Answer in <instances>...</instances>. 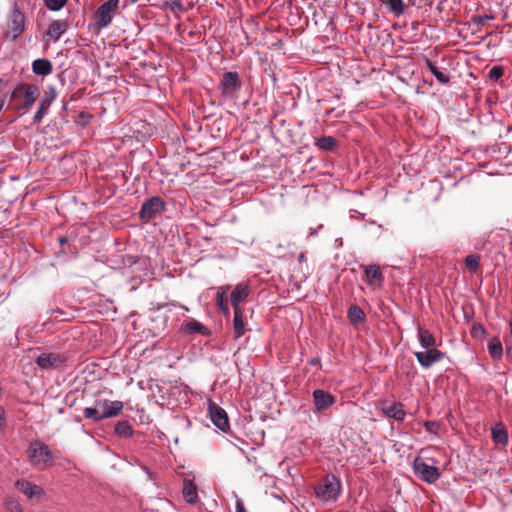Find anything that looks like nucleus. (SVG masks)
<instances>
[{
  "label": "nucleus",
  "mask_w": 512,
  "mask_h": 512,
  "mask_svg": "<svg viewBox=\"0 0 512 512\" xmlns=\"http://www.w3.org/2000/svg\"><path fill=\"white\" fill-rule=\"evenodd\" d=\"M426 68L434 75L440 84L446 85L450 82V76L447 72L441 71L435 62L426 58L424 60Z\"/></svg>",
  "instance_id": "obj_20"
},
{
  "label": "nucleus",
  "mask_w": 512,
  "mask_h": 512,
  "mask_svg": "<svg viewBox=\"0 0 512 512\" xmlns=\"http://www.w3.org/2000/svg\"><path fill=\"white\" fill-rule=\"evenodd\" d=\"M166 207L165 201L159 196H153L144 201L141 206L139 217L144 222H149L161 214Z\"/></svg>",
  "instance_id": "obj_6"
},
{
  "label": "nucleus",
  "mask_w": 512,
  "mask_h": 512,
  "mask_svg": "<svg viewBox=\"0 0 512 512\" xmlns=\"http://www.w3.org/2000/svg\"><path fill=\"white\" fill-rule=\"evenodd\" d=\"M229 289H230L229 285L220 286L217 289V293H216V305H217L219 311L225 317L230 316V309L228 306V298H227V292Z\"/></svg>",
  "instance_id": "obj_17"
},
{
  "label": "nucleus",
  "mask_w": 512,
  "mask_h": 512,
  "mask_svg": "<svg viewBox=\"0 0 512 512\" xmlns=\"http://www.w3.org/2000/svg\"><path fill=\"white\" fill-rule=\"evenodd\" d=\"M27 455L31 464L41 470L50 467L54 458L49 446L40 440L33 441L30 444Z\"/></svg>",
  "instance_id": "obj_2"
},
{
  "label": "nucleus",
  "mask_w": 512,
  "mask_h": 512,
  "mask_svg": "<svg viewBox=\"0 0 512 512\" xmlns=\"http://www.w3.org/2000/svg\"><path fill=\"white\" fill-rule=\"evenodd\" d=\"M241 87L240 76L238 72L235 71L225 72L218 85L221 94L226 97H233L240 91Z\"/></svg>",
  "instance_id": "obj_7"
},
{
  "label": "nucleus",
  "mask_w": 512,
  "mask_h": 512,
  "mask_svg": "<svg viewBox=\"0 0 512 512\" xmlns=\"http://www.w3.org/2000/svg\"><path fill=\"white\" fill-rule=\"evenodd\" d=\"M15 487L19 492L24 494L29 499L41 498L45 494L44 490L39 485H36L25 479L17 480L15 482Z\"/></svg>",
  "instance_id": "obj_13"
},
{
  "label": "nucleus",
  "mask_w": 512,
  "mask_h": 512,
  "mask_svg": "<svg viewBox=\"0 0 512 512\" xmlns=\"http://www.w3.org/2000/svg\"><path fill=\"white\" fill-rule=\"evenodd\" d=\"M365 276L368 284L372 287H381L383 284V274L376 264L368 265L365 267Z\"/></svg>",
  "instance_id": "obj_16"
},
{
  "label": "nucleus",
  "mask_w": 512,
  "mask_h": 512,
  "mask_svg": "<svg viewBox=\"0 0 512 512\" xmlns=\"http://www.w3.org/2000/svg\"><path fill=\"white\" fill-rule=\"evenodd\" d=\"M119 0H107L94 13L95 26L98 31L108 27L113 19V13L118 9Z\"/></svg>",
  "instance_id": "obj_4"
},
{
  "label": "nucleus",
  "mask_w": 512,
  "mask_h": 512,
  "mask_svg": "<svg viewBox=\"0 0 512 512\" xmlns=\"http://www.w3.org/2000/svg\"><path fill=\"white\" fill-rule=\"evenodd\" d=\"M465 265L472 271H476L479 267V256L469 255L465 258Z\"/></svg>",
  "instance_id": "obj_36"
},
{
  "label": "nucleus",
  "mask_w": 512,
  "mask_h": 512,
  "mask_svg": "<svg viewBox=\"0 0 512 512\" xmlns=\"http://www.w3.org/2000/svg\"><path fill=\"white\" fill-rule=\"evenodd\" d=\"M54 98H55V95L53 94L50 98L44 97L41 100L40 105L33 116V120L35 123H40L42 121L44 116L48 113L49 107H50L52 101L54 100Z\"/></svg>",
  "instance_id": "obj_26"
},
{
  "label": "nucleus",
  "mask_w": 512,
  "mask_h": 512,
  "mask_svg": "<svg viewBox=\"0 0 512 512\" xmlns=\"http://www.w3.org/2000/svg\"><path fill=\"white\" fill-rule=\"evenodd\" d=\"M314 412L320 413L331 408L335 403V397L329 392L316 389L312 393Z\"/></svg>",
  "instance_id": "obj_11"
},
{
  "label": "nucleus",
  "mask_w": 512,
  "mask_h": 512,
  "mask_svg": "<svg viewBox=\"0 0 512 512\" xmlns=\"http://www.w3.org/2000/svg\"><path fill=\"white\" fill-rule=\"evenodd\" d=\"M336 144V139L331 136H323L316 140V146L325 151L332 150Z\"/></svg>",
  "instance_id": "obj_33"
},
{
  "label": "nucleus",
  "mask_w": 512,
  "mask_h": 512,
  "mask_svg": "<svg viewBox=\"0 0 512 512\" xmlns=\"http://www.w3.org/2000/svg\"><path fill=\"white\" fill-rule=\"evenodd\" d=\"M414 355L420 366L424 369H429L433 364L445 358V353L436 348L415 352Z\"/></svg>",
  "instance_id": "obj_10"
},
{
  "label": "nucleus",
  "mask_w": 512,
  "mask_h": 512,
  "mask_svg": "<svg viewBox=\"0 0 512 512\" xmlns=\"http://www.w3.org/2000/svg\"><path fill=\"white\" fill-rule=\"evenodd\" d=\"M4 107V101L2 99H0V112L2 111Z\"/></svg>",
  "instance_id": "obj_42"
},
{
  "label": "nucleus",
  "mask_w": 512,
  "mask_h": 512,
  "mask_svg": "<svg viewBox=\"0 0 512 512\" xmlns=\"http://www.w3.org/2000/svg\"><path fill=\"white\" fill-rule=\"evenodd\" d=\"M235 508L236 512H248L241 498L236 499Z\"/></svg>",
  "instance_id": "obj_40"
},
{
  "label": "nucleus",
  "mask_w": 512,
  "mask_h": 512,
  "mask_svg": "<svg viewBox=\"0 0 512 512\" xmlns=\"http://www.w3.org/2000/svg\"><path fill=\"white\" fill-rule=\"evenodd\" d=\"M68 29V23L65 20L53 21L46 32V36L57 42Z\"/></svg>",
  "instance_id": "obj_18"
},
{
  "label": "nucleus",
  "mask_w": 512,
  "mask_h": 512,
  "mask_svg": "<svg viewBox=\"0 0 512 512\" xmlns=\"http://www.w3.org/2000/svg\"><path fill=\"white\" fill-rule=\"evenodd\" d=\"M53 65L49 59L38 58L32 62V71L38 76L45 77L52 73Z\"/></svg>",
  "instance_id": "obj_19"
},
{
  "label": "nucleus",
  "mask_w": 512,
  "mask_h": 512,
  "mask_svg": "<svg viewBox=\"0 0 512 512\" xmlns=\"http://www.w3.org/2000/svg\"><path fill=\"white\" fill-rule=\"evenodd\" d=\"M250 294V288L247 284H238L230 295V302L233 309H242L241 303L244 302Z\"/></svg>",
  "instance_id": "obj_15"
},
{
  "label": "nucleus",
  "mask_w": 512,
  "mask_h": 512,
  "mask_svg": "<svg viewBox=\"0 0 512 512\" xmlns=\"http://www.w3.org/2000/svg\"><path fill=\"white\" fill-rule=\"evenodd\" d=\"M417 336H418V341L420 343V346L423 349L435 348L436 340H435L434 336L428 330L419 326L417 329Z\"/></svg>",
  "instance_id": "obj_22"
},
{
  "label": "nucleus",
  "mask_w": 512,
  "mask_h": 512,
  "mask_svg": "<svg viewBox=\"0 0 512 512\" xmlns=\"http://www.w3.org/2000/svg\"><path fill=\"white\" fill-rule=\"evenodd\" d=\"M67 360L61 353H42L35 362L42 370H54L60 368Z\"/></svg>",
  "instance_id": "obj_9"
},
{
  "label": "nucleus",
  "mask_w": 512,
  "mask_h": 512,
  "mask_svg": "<svg viewBox=\"0 0 512 512\" xmlns=\"http://www.w3.org/2000/svg\"><path fill=\"white\" fill-rule=\"evenodd\" d=\"M380 512H389V511H387V510H382V511H380Z\"/></svg>",
  "instance_id": "obj_46"
},
{
  "label": "nucleus",
  "mask_w": 512,
  "mask_h": 512,
  "mask_svg": "<svg viewBox=\"0 0 512 512\" xmlns=\"http://www.w3.org/2000/svg\"><path fill=\"white\" fill-rule=\"evenodd\" d=\"M503 74L504 69L502 66H493L488 73V77L490 80L497 81L503 76Z\"/></svg>",
  "instance_id": "obj_35"
},
{
  "label": "nucleus",
  "mask_w": 512,
  "mask_h": 512,
  "mask_svg": "<svg viewBox=\"0 0 512 512\" xmlns=\"http://www.w3.org/2000/svg\"><path fill=\"white\" fill-rule=\"evenodd\" d=\"M413 471L420 480L428 484H434L441 476L437 467L428 465L420 457L413 461Z\"/></svg>",
  "instance_id": "obj_5"
},
{
  "label": "nucleus",
  "mask_w": 512,
  "mask_h": 512,
  "mask_svg": "<svg viewBox=\"0 0 512 512\" xmlns=\"http://www.w3.org/2000/svg\"><path fill=\"white\" fill-rule=\"evenodd\" d=\"M6 427V412L4 407H0V432H2Z\"/></svg>",
  "instance_id": "obj_39"
},
{
  "label": "nucleus",
  "mask_w": 512,
  "mask_h": 512,
  "mask_svg": "<svg viewBox=\"0 0 512 512\" xmlns=\"http://www.w3.org/2000/svg\"><path fill=\"white\" fill-rule=\"evenodd\" d=\"M303 259H304V254H301V255L299 256V260H303Z\"/></svg>",
  "instance_id": "obj_45"
},
{
  "label": "nucleus",
  "mask_w": 512,
  "mask_h": 512,
  "mask_svg": "<svg viewBox=\"0 0 512 512\" xmlns=\"http://www.w3.org/2000/svg\"><path fill=\"white\" fill-rule=\"evenodd\" d=\"M40 95V89L36 84L21 83L11 92V100L15 109L21 114H26Z\"/></svg>",
  "instance_id": "obj_1"
},
{
  "label": "nucleus",
  "mask_w": 512,
  "mask_h": 512,
  "mask_svg": "<svg viewBox=\"0 0 512 512\" xmlns=\"http://www.w3.org/2000/svg\"><path fill=\"white\" fill-rule=\"evenodd\" d=\"M96 405L100 407L102 417H104V419L118 416L124 406L121 401H111L107 399L97 401Z\"/></svg>",
  "instance_id": "obj_14"
},
{
  "label": "nucleus",
  "mask_w": 512,
  "mask_h": 512,
  "mask_svg": "<svg viewBox=\"0 0 512 512\" xmlns=\"http://www.w3.org/2000/svg\"><path fill=\"white\" fill-rule=\"evenodd\" d=\"M386 8L396 16H400L405 12L406 5L403 0H381Z\"/></svg>",
  "instance_id": "obj_30"
},
{
  "label": "nucleus",
  "mask_w": 512,
  "mask_h": 512,
  "mask_svg": "<svg viewBox=\"0 0 512 512\" xmlns=\"http://www.w3.org/2000/svg\"><path fill=\"white\" fill-rule=\"evenodd\" d=\"M115 433L119 437L128 438V437L132 436L133 429L128 421L123 420V421H119L115 425Z\"/></svg>",
  "instance_id": "obj_31"
},
{
  "label": "nucleus",
  "mask_w": 512,
  "mask_h": 512,
  "mask_svg": "<svg viewBox=\"0 0 512 512\" xmlns=\"http://www.w3.org/2000/svg\"><path fill=\"white\" fill-rule=\"evenodd\" d=\"M185 332L189 334H201L204 336H207L210 334L209 329L201 324L200 322L192 319L191 321L187 322L184 327Z\"/></svg>",
  "instance_id": "obj_29"
},
{
  "label": "nucleus",
  "mask_w": 512,
  "mask_h": 512,
  "mask_svg": "<svg viewBox=\"0 0 512 512\" xmlns=\"http://www.w3.org/2000/svg\"><path fill=\"white\" fill-rule=\"evenodd\" d=\"M383 413L386 417L393 418L396 421H403L406 416L403 404L396 402L383 409Z\"/></svg>",
  "instance_id": "obj_21"
},
{
  "label": "nucleus",
  "mask_w": 512,
  "mask_h": 512,
  "mask_svg": "<svg viewBox=\"0 0 512 512\" xmlns=\"http://www.w3.org/2000/svg\"><path fill=\"white\" fill-rule=\"evenodd\" d=\"M471 335L475 338H483L486 335V330L481 324H473Z\"/></svg>",
  "instance_id": "obj_37"
},
{
  "label": "nucleus",
  "mask_w": 512,
  "mask_h": 512,
  "mask_svg": "<svg viewBox=\"0 0 512 512\" xmlns=\"http://www.w3.org/2000/svg\"><path fill=\"white\" fill-rule=\"evenodd\" d=\"M309 364L312 366H321V359L319 357H313L309 360Z\"/></svg>",
  "instance_id": "obj_41"
},
{
  "label": "nucleus",
  "mask_w": 512,
  "mask_h": 512,
  "mask_svg": "<svg viewBox=\"0 0 512 512\" xmlns=\"http://www.w3.org/2000/svg\"><path fill=\"white\" fill-rule=\"evenodd\" d=\"M209 415L212 423L219 430L226 432L230 425L226 411L216 404L209 405Z\"/></svg>",
  "instance_id": "obj_12"
},
{
  "label": "nucleus",
  "mask_w": 512,
  "mask_h": 512,
  "mask_svg": "<svg viewBox=\"0 0 512 512\" xmlns=\"http://www.w3.org/2000/svg\"><path fill=\"white\" fill-rule=\"evenodd\" d=\"M25 28V14L15 6L9 19L6 37L11 38L12 40H16L24 32Z\"/></svg>",
  "instance_id": "obj_8"
},
{
  "label": "nucleus",
  "mask_w": 512,
  "mask_h": 512,
  "mask_svg": "<svg viewBox=\"0 0 512 512\" xmlns=\"http://www.w3.org/2000/svg\"><path fill=\"white\" fill-rule=\"evenodd\" d=\"M233 328L236 338L245 334L244 311L243 309H234Z\"/></svg>",
  "instance_id": "obj_23"
},
{
  "label": "nucleus",
  "mask_w": 512,
  "mask_h": 512,
  "mask_svg": "<svg viewBox=\"0 0 512 512\" xmlns=\"http://www.w3.org/2000/svg\"><path fill=\"white\" fill-rule=\"evenodd\" d=\"M347 318L351 324L355 325L365 321V314L359 306L352 305L347 311Z\"/></svg>",
  "instance_id": "obj_28"
},
{
  "label": "nucleus",
  "mask_w": 512,
  "mask_h": 512,
  "mask_svg": "<svg viewBox=\"0 0 512 512\" xmlns=\"http://www.w3.org/2000/svg\"><path fill=\"white\" fill-rule=\"evenodd\" d=\"M492 440L497 445L506 446L508 444V433L502 424H496L491 429Z\"/></svg>",
  "instance_id": "obj_24"
},
{
  "label": "nucleus",
  "mask_w": 512,
  "mask_h": 512,
  "mask_svg": "<svg viewBox=\"0 0 512 512\" xmlns=\"http://www.w3.org/2000/svg\"><path fill=\"white\" fill-rule=\"evenodd\" d=\"M509 328H510V333H511V336H512V319L509 322Z\"/></svg>",
  "instance_id": "obj_43"
},
{
  "label": "nucleus",
  "mask_w": 512,
  "mask_h": 512,
  "mask_svg": "<svg viewBox=\"0 0 512 512\" xmlns=\"http://www.w3.org/2000/svg\"><path fill=\"white\" fill-rule=\"evenodd\" d=\"M66 241H67L66 239H60V243H61V244L66 243Z\"/></svg>",
  "instance_id": "obj_44"
},
{
  "label": "nucleus",
  "mask_w": 512,
  "mask_h": 512,
  "mask_svg": "<svg viewBox=\"0 0 512 512\" xmlns=\"http://www.w3.org/2000/svg\"><path fill=\"white\" fill-rule=\"evenodd\" d=\"M67 3V0H45L46 7L51 11H59Z\"/></svg>",
  "instance_id": "obj_34"
},
{
  "label": "nucleus",
  "mask_w": 512,
  "mask_h": 512,
  "mask_svg": "<svg viewBox=\"0 0 512 512\" xmlns=\"http://www.w3.org/2000/svg\"><path fill=\"white\" fill-rule=\"evenodd\" d=\"M488 353L494 360L501 359L503 355V348L501 341L498 337H493L489 340L487 345Z\"/></svg>",
  "instance_id": "obj_27"
},
{
  "label": "nucleus",
  "mask_w": 512,
  "mask_h": 512,
  "mask_svg": "<svg viewBox=\"0 0 512 512\" xmlns=\"http://www.w3.org/2000/svg\"><path fill=\"white\" fill-rule=\"evenodd\" d=\"M341 487V482L335 475H327L315 487V494L324 502L335 501L341 493Z\"/></svg>",
  "instance_id": "obj_3"
},
{
  "label": "nucleus",
  "mask_w": 512,
  "mask_h": 512,
  "mask_svg": "<svg viewBox=\"0 0 512 512\" xmlns=\"http://www.w3.org/2000/svg\"><path fill=\"white\" fill-rule=\"evenodd\" d=\"M83 416L86 419L93 420L94 422H99V421L104 420V417H102L101 409L98 406H96V407H86L83 410Z\"/></svg>",
  "instance_id": "obj_32"
},
{
  "label": "nucleus",
  "mask_w": 512,
  "mask_h": 512,
  "mask_svg": "<svg viewBox=\"0 0 512 512\" xmlns=\"http://www.w3.org/2000/svg\"><path fill=\"white\" fill-rule=\"evenodd\" d=\"M494 17L492 15H480L473 18V21L476 25L484 26L488 20H492Z\"/></svg>",
  "instance_id": "obj_38"
},
{
  "label": "nucleus",
  "mask_w": 512,
  "mask_h": 512,
  "mask_svg": "<svg viewBox=\"0 0 512 512\" xmlns=\"http://www.w3.org/2000/svg\"><path fill=\"white\" fill-rule=\"evenodd\" d=\"M182 494L187 503L193 504L198 500L197 488L190 480L184 481Z\"/></svg>",
  "instance_id": "obj_25"
}]
</instances>
